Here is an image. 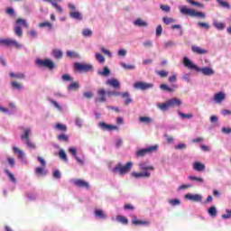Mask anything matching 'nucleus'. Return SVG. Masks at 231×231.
<instances>
[{"label": "nucleus", "instance_id": "obj_59", "mask_svg": "<svg viewBox=\"0 0 231 231\" xmlns=\"http://www.w3.org/2000/svg\"><path fill=\"white\" fill-rule=\"evenodd\" d=\"M231 209H226V214L222 215V219H230Z\"/></svg>", "mask_w": 231, "mask_h": 231}, {"label": "nucleus", "instance_id": "obj_49", "mask_svg": "<svg viewBox=\"0 0 231 231\" xmlns=\"http://www.w3.org/2000/svg\"><path fill=\"white\" fill-rule=\"evenodd\" d=\"M67 56H69V59H77L79 57V53H77L75 51H67Z\"/></svg>", "mask_w": 231, "mask_h": 231}, {"label": "nucleus", "instance_id": "obj_48", "mask_svg": "<svg viewBox=\"0 0 231 231\" xmlns=\"http://www.w3.org/2000/svg\"><path fill=\"white\" fill-rule=\"evenodd\" d=\"M96 59L100 62V64H104L106 62V58L98 52L96 53Z\"/></svg>", "mask_w": 231, "mask_h": 231}, {"label": "nucleus", "instance_id": "obj_55", "mask_svg": "<svg viewBox=\"0 0 231 231\" xmlns=\"http://www.w3.org/2000/svg\"><path fill=\"white\" fill-rule=\"evenodd\" d=\"M10 77H12L13 79H24V74L23 73H14V72H11L10 73Z\"/></svg>", "mask_w": 231, "mask_h": 231}, {"label": "nucleus", "instance_id": "obj_21", "mask_svg": "<svg viewBox=\"0 0 231 231\" xmlns=\"http://www.w3.org/2000/svg\"><path fill=\"white\" fill-rule=\"evenodd\" d=\"M168 101V106L170 107H176V106H181V104H183V102L181 101V99L173 97L171 99L167 100Z\"/></svg>", "mask_w": 231, "mask_h": 231}, {"label": "nucleus", "instance_id": "obj_6", "mask_svg": "<svg viewBox=\"0 0 231 231\" xmlns=\"http://www.w3.org/2000/svg\"><path fill=\"white\" fill-rule=\"evenodd\" d=\"M21 26H24V28H28V22L23 18H18L16 20L15 27H14V33L17 37H23V29Z\"/></svg>", "mask_w": 231, "mask_h": 231}, {"label": "nucleus", "instance_id": "obj_52", "mask_svg": "<svg viewBox=\"0 0 231 231\" xmlns=\"http://www.w3.org/2000/svg\"><path fill=\"white\" fill-rule=\"evenodd\" d=\"M169 203L171 205V207H178V205H181V201L178 199H171Z\"/></svg>", "mask_w": 231, "mask_h": 231}, {"label": "nucleus", "instance_id": "obj_11", "mask_svg": "<svg viewBox=\"0 0 231 231\" xmlns=\"http://www.w3.org/2000/svg\"><path fill=\"white\" fill-rule=\"evenodd\" d=\"M1 46H14L15 48L21 49L23 45L19 44L17 41L12 39H0Z\"/></svg>", "mask_w": 231, "mask_h": 231}, {"label": "nucleus", "instance_id": "obj_34", "mask_svg": "<svg viewBox=\"0 0 231 231\" xmlns=\"http://www.w3.org/2000/svg\"><path fill=\"white\" fill-rule=\"evenodd\" d=\"M74 124L77 127H79V129L82 128V126L84 125V119L80 118V117H76L74 119Z\"/></svg>", "mask_w": 231, "mask_h": 231}, {"label": "nucleus", "instance_id": "obj_31", "mask_svg": "<svg viewBox=\"0 0 231 231\" xmlns=\"http://www.w3.org/2000/svg\"><path fill=\"white\" fill-rule=\"evenodd\" d=\"M39 28H48V30H53V23L50 22H43L39 23Z\"/></svg>", "mask_w": 231, "mask_h": 231}, {"label": "nucleus", "instance_id": "obj_4", "mask_svg": "<svg viewBox=\"0 0 231 231\" xmlns=\"http://www.w3.org/2000/svg\"><path fill=\"white\" fill-rule=\"evenodd\" d=\"M131 169H133V162H128L125 165H122L121 162H119L113 169V172L115 174L119 172L122 176H124V174H127V172H130Z\"/></svg>", "mask_w": 231, "mask_h": 231}, {"label": "nucleus", "instance_id": "obj_62", "mask_svg": "<svg viewBox=\"0 0 231 231\" xmlns=\"http://www.w3.org/2000/svg\"><path fill=\"white\" fill-rule=\"evenodd\" d=\"M160 8L161 10H162V12H166V14H169V12H171V6L169 5H162Z\"/></svg>", "mask_w": 231, "mask_h": 231}, {"label": "nucleus", "instance_id": "obj_30", "mask_svg": "<svg viewBox=\"0 0 231 231\" xmlns=\"http://www.w3.org/2000/svg\"><path fill=\"white\" fill-rule=\"evenodd\" d=\"M217 3L221 6V8H226V10H230L231 8L230 4L225 0H217Z\"/></svg>", "mask_w": 231, "mask_h": 231}, {"label": "nucleus", "instance_id": "obj_3", "mask_svg": "<svg viewBox=\"0 0 231 231\" xmlns=\"http://www.w3.org/2000/svg\"><path fill=\"white\" fill-rule=\"evenodd\" d=\"M180 13L182 15H189V17H199L200 19H206L207 14L203 12H198L194 9L187 7V5H181L179 7Z\"/></svg>", "mask_w": 231, "mask_h": 231}, {"label": "nucleus", "instance_id": "obj_35", "mask_svg": "<svg viewBox=\"0 0 231 231\" xmlns=\"http://www.w3.org/2000/svg\"><path fill=\"white\" fill-rule=\"evenodd\" d=\"M134 24L135 26H139V27H147V22H144L142 19H137L134 22Z\"/></svg>", "mask_w": 231, "mask_h": 231}, {"label": "nucleus", "instance_id": "obj_18", "mask_svg": "<svg viewBox=\"0 0 231 231\" xmlns=\"http://www.w3.org/2000/svg\"><path fill=\"white\" fill-rule=\"evenodd\" d=\"M106 84V86H110L111 88H114V89H120V81H118L115 78L108 79Z\"/></svg>", "mask_w": 231, "mask_h": 231}, {"label": "nucleus", "instance_id": "obj_58", "mask_svg": "<svg viewBox=\"0 0 231 231\" xmlns=\"http://www.w3.org/2000/svg\"><path fill=\"white\" fill-rule=\"evenodd\" d=\"M69 152H70V154H72V156H74V158H77V156H79L77 148H75V147L69 148Z\"/></svg>", "mask_w": 231, "mask_h": 231}, {"label": "nucleus", "instance_id": "obj_8", "mask_svg": "<svg viewBox=\"0 0 231 231\" xmlns=\"http://www.w3.org/2000/svg\"><path fill=\"white\" fill-rule=\"evenodd\" d=\"M37 66H40V68H48L49 69H53L55 68V63H53L51 60H36Z\"/></svg>", "mask_w": 231, "mask_h": 231}, {"label": "nucleus", "instance_id": "obj_38", "mask_svg": "<svg viewBox=\"0 0 231 231\" xmlns=\"http://www.w3.org/2000/svg\"><path fill=\"white\" fill-rule=\"evenodd\" d=\"M133 223H134V225H149V222H147V221L138 220L136 216L133 217Z\"/></svg>", "mask_w": 231, "mask_h": 231}, {"label": "nucleus", "instance_id": "obj_2", "mask_svg": "<svg viewBox=\"0 0 231 231\" xmlns=\"http://www.w3.org/2000/svg\"><path fill=\"white\" fill-rule=\"evenodd\" d=\"M139 169L143 171L132 172L134 178H151V171H154V166L150 165L149 162H142L139 163Z\"/></svg>", "mask_w": 231, "mask_h": 231}, {"label": "nucleus", "instance_id": "obj_64", "mask_svg": "<svg viewBox=\"0 0 231 231\" xmlns=\"http://www.w3.org/2000/svg\"><path fill=\"white\" fill-rule=\"evenodd\" d=\"M222 133H224V134H231V128L230 127H223L222 128Z\"/></svg>", "mask_w": 231, "mask_h": 231}, {"label": "nucleus", "instance_id": "obj_42", "mask_svg": "<svg viewBox=\"0 0 231 231\" xmlns=\"http://www.w3.org/2000/svg\"><path fill=\"white\" fill-rule=\"evenodd\" d=\"M52 54H53V57L55 58V59H62V55H63V53H62V51H60V50H54L53 51H52Z\"/></svg>", "mask_w": 231, "mask_h": 231}, {"label": "nucleus", "instance_id": "obj_63", "mask_svg": "<svg viewBox=\"0 0 231 231\" xmlns=\"http://www.w3.org/2000/svg\"><path fill=\"white\" fill-rule=\"evenodd\" d=\"M11 85H12V88H14V89H18L19 90V89H21L23 88V86L21 84H19V83H17L15 81H13L11 83Z\"/></svg>", "mask_w": 231, "mask_h": 231}, {"label": "nucleus", "instance_id": "obj_47", "mask_svg": "<svg viewBox=\"0 0 231 231\" xmlns=\"http://www.w3.org/2000/svg\"><path fill=\"white\" fill-rule=\"evenodd\" d=\"M61 79L63 82H73V78L69 74H63Z\"/></svg>", "mask_w": 231, "mask_h": 231}, {"label": "nucleus", "instance_id": "obj_45", "mask_svg": "<svg viewBox=\"0 0 231 231\" xmlns=\"http://www.w3.org/2000/svg\"><path fill=\"white\" fill-rule=\"evenodd\" d=\"M116 219L117 221H119V223H122L123 225H127L129 223V220L125 217L117 216Z\"/></svg>", "mask_w": 231, "mask_h": 231}, {"label": "nucleus", "instance_id": "obj_57", "mask_svg": "<svg viewBox=\"0 0 231 231\" xmlns=\"http://www.w3.org/2000/svg\"><path fill=\"white\" fill-rule=\"evenodd\" d=\"M122 68H124V69H136V67L134 65H127L124 62L121 63Z\"/></svg>", "mask_w": 231, "mask_h": 231}, {"label": "nucleus", "instance_id": "obj_29", "mask_svg": "<svg viewBox=\"0 0 231 231\" xmlns=\"http://www.w3.org/2000/svg\"><path fill=\"white\" fill-rule=\"evenodd\" d=\"M157 107L161 111H169V109H171L169 106V101H166L165 103H157Z\"/></svg>", "mask_w": 231, "mask_h": 231}, {"label": "nucleus", "instance_id": "obj_43", "mask_svg": "<svg viewBox=\"0 0 231 231\" xmlns=\"http://www.w3.org/2000/svg\"><path fill=\"white\" fill-rule=\"evenodd\" d=\"M59 156L60 160H63V162H68V155L66 154V152H64V150H60Z\"/></svg>", "mask_w": 231, "mask_h": 231}, {"label": "nucleus", "instance_id": "obj_5", "mask_svg": "<svg viewBox=\"0 0 231 231\" xmlns=\"http://www.w3.org/2000/svg\"><path fill=\"white\" fill-rule=\"evenodd\" d=\"M108 97H122V98H126L125 101V106H129V104H133V98H131L129 92H118L116 90H109L106 92Z\"/></svg>", "mask_w": 231, "mask_h": 231}, {"label": "nucleus", "instance_id": "obj_24", "mask_svg": "<svg viewBox=\"0 0 231 231\" xmlns=\"http://www.w3.org/2000/svg\"><path fill=\"white\" fill-rule=\"evenodd\" d=\"M193 170L196 171L197 172H203V171H205V164L199 162H195L193 163Z\"/></svg>", "mask_w": 231, "mask_h": 231}, {"label": "nucleus", "instance_id": "obj_13", "mask_svg": "<svg viewBox=\"0 0 231 231\" xmlns=\"http://www.w3.org/2000/svg\"><path fill=\"white\" fill-rule=\"evenodd\" d=\"M97 127H99L101 131H118L120 129L118 126L108 125L106 122H99Z\"/></svg>", "mask_w": 231, "mask_h": 231}, {"label": "nucleus", "instance_id": "obj_36", "mask_svg": "<svg viewBox=\"0 0 231 231\" xmlns=\"http://www.w3.org/2000/svg\"><path fill=\"white\" fill-rule=\"evenodd\" d=\"M208 212L209 216H211V217H216L217 216V209L214 206L209 208L208 209Z\"/></svg>", "mask_w": 231, "mask_h": 231}, {"label": "nucleus", "instance_id": "obj_54", "mask_svg": "<svg viewBox=\"0 0 231 231\" xmlns=\"http://www.w3.org/2000/svg\"><path fill=\"white\" fill-rule=\"evenodd\" d=\"M50 102H51V104H52L54 106V107H56V109L58 111H62V106L60 104H58L57 101H55L53 99H50Z\"/></svg>", "mask_w": 231, "mask_h": 231}, {"label": "nucleus", "instance_id": "obj_1", "mask_svg": "<svg viewBox=\"0 0 231 231\" xmlns=\"http://www.w3.org/2000/svg\"><path fill=\"white\" fill-rule=\"evenodd\" d=\"M183 65L185 66V68H188V69L202 73V75H204L205 77H212V75H215L216 73L214 69L210 67H198V65L194 64L188 57L183 58Z\"/></svg>", "mask_w": 231, "mask_h": 231}, {"label": "nucleus", "instance_id": "obj_26", "mask_svg": "<svg viewBox=\"0 0 231 231\" xmlns=\"http://www.w3.org/2000/svg\"><path fill=\"white\" fill-rule=\"evenodd\" d=\"M69 17H71V19H75L76 21H82V14H80V12L78 11H72L69 13Z\"/></svg>", "mask_w": 231, "mask_h": 231}, {"label": "nucleus", "instance_id": "obj_61", "mask_svg": "<svg viewBox=\"0 0 231 231\" xmlns=\"http://www.w3.org/2000/svg\"><path fill=\"white\" fill-rule=\"evenodd\" d=\"M35 174H46L43 167H37L35 169Z\"/></svg>", "mask_w": 231, "mask_h": 231}, {"label": "nucleus", "instance_id": "obj_15", "mask_svg": "<svg viewBox=\"0 0 231 231\" xmlns=\"http://www.w3.org/2000/svg\"><path fill=\"white\" fill-rule=\"evenodd\" d=\"M185 199H189V201H194L195 203H199L203 200V196L199 194L188 193L185 195Z\"/></svg>", "mask_w": 231, "mask_h": 231}, {"label": "nucleus", "instance_id": "obj_25", "mask_svg": "<svg viewBox=\"0 0 231 231\" xmlns=\"http://www.w3.org/2000/svg\"><path fill=\"white\" fill-rule=\"evenodd\" d=\"M97 75L99 77H109L111 75V69H109V67H104L103 69L97 70Z\"/></svg>", "mask_w": 231, "mask_h": 231}, {"label": "nucleus", "instance_id": "obj_51", "mask_svg": "<svg viewBox=\"0 0 231 231\" xmlns=\"http://www.w3.org/2000/svg\"><path fill=\"white\" fill-rule=\"evenodd\" d=\"M157 75H159V77H161L162 79H165V77L169 76V71L166 70H158L156 71Z\"/></svg>", "mask_w": 231, "mask_h": 231}, {"label": "nucleus", "instance_id": "obj_28", "mask_svg": "<svg viewBox=\"0 0 231 231\" xmlns=\"http://www.w3.org/2000/svg\"><path fill=\"white\" fill-rule=\"evenodd\" d=\"M213 26H215V28L217 30H219L220 32H223V30H225V28H226V23H223V22H213Z\"/></svg>", "mask_w": 231, "mask_h": 231}, {"label": "nucleus", "instance_id": "obj_56", "mask_svg": "<svg viewBox=\"0 0 231 231\" xmlns=\"http://www.w3.org/2000/svg\"><path fill=\"white\" fill-rule=\"evenodd\" d=\"M162 23H164V24H171V23H176V20L169 17H163Z\"/></svg>", "mask_w": 231, "mask_h": 231}, {"label": "nucleus", "instance_id": "obj_14", "mask_svg": "<svg viewBox=\"0 0 231 231\" xmlns=\"http://www.w3.org/2000/svg\"><path fill=\"white\" fill-rule=\"evenodd\" d=\"M226 100V94L225 92L220 91L214 95L213 102H215V104L221 105Z\"/></svg>", "mask_w": 231, "mask_h": 231}, {"label": "nucleus", "instance_id": "obj_50", "mask_svg": "<svg viewBox=\"0 0 231 231\" xmlns=\"http://www.w3.org/2000/svg\"><path fill=\"white\" fill-rule=\"evenodd\" d=\"M82 35L83 37H91V35H93V31H91V29H84Z\"/></svg>", "mask_w": 231, "mask_h": 231}, {"label": "nucleus", "instance_id": "obj_37", "mask_svg": "<svg viewBox=\"0 0 231 231\" xmlns=\"http://www.w3.org/2000/svg\"><path fill=\"white\" fill-rule=\"evenodd\" d=\"M79 88H80L79 82H72L70 85L68 86V90L73 91L75 89H79Z\"/></svg>", "mask_w": 231, "mask_h": 231}, {"label": "nucleus", "instance_id": "obj_33", "mask_svg": "<svg viewBox=\"0 0 231 231\" xmlns=\"http://www.w3.org/2000/svg\"><path fill=\"white\" fill-rule=\"evenodd\" d=\"M188 180H190L191 181H197V183H205V179L201 177L189 176Z\"/></svg>", "mask_w": 231, "mask_h": 231}, {"label": "nucleus", "instance_id": "obj_53", "mask_svg": "<svg viewBox=\"0 0 231 231\" xmlns=\"http://www.w3.org/2000/svg\"><path fill=\"white\" fill-rule=\"evenodd\" d=\"M189 5H192L193 6H199V8H203V4L199 2H196L194 0H186Z\"/></svg>", "mask_w": 231, "mask_h": 231}, {"label": "nucleus", "instance_id": "obj_41", "mask_svg": "<svg viewBox=\"0 0 231 231\" xmlns=\"http://www.w3.org/2000/svg\"><path fill=\"white\" fill-rule=\"evenodd\" d=\"M5 174H7L9 180L14 184L17 183V179L14 176V173L10 172L9 170H5Z\"/></svg>", "mask_w": 231, "mask_h": 231}, {"label": "nucleus", "instance_id": "obj_40", "mask_svg": "<svg viewBox=\"0 0 231 231\" xmlns=\"http://www.w3.org/2000/svg\"><path fill=\"white\" fill-rule=\"evenodd\" d=\"M57 138L59 142H69V136L65 134H60Z\"/></svg>", "mask_w": 231, "mask_h": 231}, {"label": "nucleus", "instance_id": "obj_20", "mask_svg": "<svg viewBox=\"0 0 231 231\" xmlns=\"http://www.w3.org/2000/svg\"><path fill=\"white\" fill-rule=\"evenodd\" d=\"M72 183H74L76 187H79L81 189H89V183L82 180H73Z\"/></svg>", "mask_w": 231, "mask_h": 231}, {"label": "nucleus", "instance_id": "obj_22", "mask_svg": "<svg viewBox=\"0 0 231 231\" xmlns=\"http://www.w3.org/2000/svg\"><path fill=\"white\" fill-rule=\"evenodd\" d=\"M191 51H193V53H197L198 55H205L206 53H208V51L202 49L199 46H192Z\"/></svg>", "mask_w": 231, "mask_h": 231}, {"label": "nucleus", "instance_id": "obj_32", "mask_svg": "<svg viewBox=\"0 0 231 231\" xmlns=\"http://www.w3.org/2000/svg\"><path fill=\"white\" fill-rule=\"evenodd\" d=\"M26 147H28V149H37V145H35V143L32 142L30 139H27L25 141H23Z\"/></svg>", "mask_w": 231, "mask_h": 231}, {"label": "nucleus", "instance_id": "obj_60", "mask_svg": "<svg viewBox=\"0 0 231 231\" xmlns=\"http://www.w3.org/2000/svg\"><path fill=\"white\" fill-rule=\"evenodd\" d=\"M52 6H54V8H56V10H57V12H59V14L64 13V9H62V7L60 5H59V4H57V2L55 4H53Z\"/></svg>", "mask_w": 231, "mask_h": 231}, {"label": "nucleus", "instance_id": "obj_46", "mask_svg": "<svg viewBox=\"0 0 231 231\" xmlns=\"http://www.w3.org/2000/svg\"><path fill=\"white\" fill-rule=\"evenodd\" d=\"M199 28H205V30H210V24L205 22H199L198 23Z\"/></svg>", "mask_w": 231, "mask_h": 231}, {"label": "nucleus", "instance_id": "obj_23", "mask_svg": "<svg viewBox=\"0 0 231 231\" xmlns=\"http://www.w3.org/2000/svg\"><path fill=\"white\" fill-rule=\"evenodd\" d=\"M94 214H95V217H97V219H106L107 218V216L106 215V213H104V210H102V209H95Z\"/></svg>", "mask_w": 231, "mask_h": 231}, {"label": "nucleus", "instance_id": "obj_9", "mask_svg": "<svg viewBox=\"0 0 231 231\" xmlns=\"http://www.w3.org/2000/svg\"><path fill=\"white\" fill-rule=\"evenodd\" d=\"M75 69L80 71L81 73H88L93 69V65L86 64V63H75L74 64Z\"/></svg>", "mask_w": 231, "mask_h": 231}, {"label": "nucleus", "instance_id": "obj_39", "mask_svg": "<svg viewBox=\"0 0 231 231\" xmlns=\"http://www.w3.org/2000/svg\"><path fill=\"white\" fill-rule=\"evenodd\" d=\"M55 129H58V131H63V133H66V131H68V126H66V125H62L60 123H58L55 125Z\"/></svg>", "mask_w": 231, "mask_h": 231}, {"label": "nucleus", "instance_id": "obj_19", "mask_svg": "<svg viewBox=\"0 0 231 231\" xmlns=\"http://www.w3.org/2000/svg\"><path fill=\"white\" fill-rule=\"evenodd\" d=\"M177 88H178V85H171V87L165 84L160 85V89H162V91H166L167 93H174Z\"/></svg>", "mask_w": 231, "mask_h": 231}, {"label": "nucleus", "instance_id": "obj_44", "mask_svg": "<svg viewBox=\"0 0 231 231\" xmlns=\"http://www.w3.org/2000/svg\"><path fill=\"white\" fill-rule=\"evenodd\" d=\"M178 115L179 116H180V118H188V119H190V118H193L194 117V115L192 114H183V112L181 111H178Z\"/></svg>", "mask_w": 231, "mask_h": 231}, {"label": "nucleus", "instance_id": "obj_7", "mask_svg": "<svg viewBox=\"0 0 231 231\" xmlns=\"http://www.w3.org/2000/svg\"><path fill=\"white\" fill-rule=\"evenodd\" d=\"M158 151V145H152L146 148L140 149L136 152L137 158H143L146 154H151L152 152H156Z\"/></svg>", "mask_w": 231, "mask_h": 231}, {"label": "nucleus", "instance_id": "obj_27", "mask_svg": "<svg viewBox=\"0 0 231 231\" xmlns=\"http://www.w3.org/2000/svg\"><path fill=\"white\" fill-rule=\"evenodd\" d=\"M153 119L149 116H141L139 117V123L140 124H145V125H150V124H152Z\"/></svg>", "mask_w": 231, "mask_h": 231}, {"label": "nucleus", "instance_id": "obj_12", "mask_svg": "<svg viewBox=\"0 0 231 231\" xmlns=\"http://www.w3.org/2000/svg\"><path fill=\"white\" fill-rule=\"evenodd\" d=\"M19 129L23 131V134L20 135L21 140L23 142L30 140V136H32V127L20 126Z\"/></svg>", "mask_w": 231, "mask_h": 231}, {"label": "nucleus", "instance_id": "obj_17", "mask_svg": "<svg viewBox=\"0 0 231 231\" xmlns=\"http://www.w3.org/2000/svg\"><path fill=\"white\" fill-rule=\"evenodd\" d=\"M106 95H107V92H106V89L100 88L99 90H97V97L96 98V102H100V103L106 102L107 100L106 97Z\"/></svg>", "mask_w": 231, "mask_h": 231}, {"label": "nucleus", "instance_id": "obj_10", "mask_svg": "<svg viewBox=\"0 0 231 231\" xmlns=\"http://www.w3.org/2000/svg\"><path fill=\"white\" fill-rule=\"evenodd\" d=\"M134 89H140L141 91H147V89H152L154 85L152 83H145L142 81H137L134 84Z\"/></svg>", "mask_w": 231, "mask_h": 231}, {"label": "nucleus", "instance_id": "obj_16", "mask_svg": "<svg viewBox=\"0 0 231 231\" xmlns=\"http://www.w3.org/2000/svg\"><path fill=\"white\" fill-rule=\"evenodd\" d=\"M13 151L14 152V154H17L19 160H21L22 163H28V162L26 161V154L24 153V152L23 150H19V148H17L16 146L13 147Z\"/></svg>", "mask_w": 231, "mask_h": 231}]
</instances>
